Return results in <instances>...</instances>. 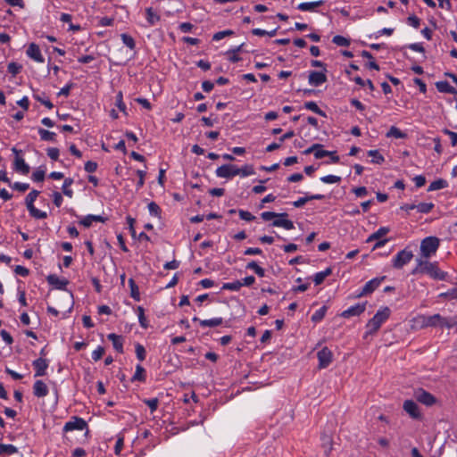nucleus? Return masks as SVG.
<instances>
[{
    "instance_id": "obj_26",
    "label": "nucleus",
    "mask_w": 457,
    "mask_h": 457,
    "mask_svg": "<svg viewBox=\"0 0 457 457\" xmlns=\"http://www.w3.org/2000/svg\"><path fill=\"white\" fill-rule=\"evenodd\" d=\"M332 273L331 268H327L325 270L318 272L313 277V282L316 286L320 285L327 277Z\"/></svg>"
},
{
    "instance_id": "obj_14",
    "label": "nucleus",
    "mask_w": 457,
    "mask_h": 457,
    "mask_svg": "<svg viewBox=\"0 0 457 457\" xmlns=\"http://www.w3.org/2000/svg\"><path fill=\"white\" fill-rule=\"evenodd\" d=\"M26 54L29 58H31L32 60H34L37 62L42 63L45 62V59L41 54L39 46L35 43L29 44V46H28V49L26 51Z\"/></svg>"
},
{
    "instance_id": "obj_37",
    "label": "nucleus",
    "mask_w": 457,
    "mask_h": 457,
    "mask_svg": "<svg viewBox=\"0 0 457 457\" xmlns=\"http://www.w3.org/2000/svg\"><path fill=\"white\" fill-rule=\"evenodd\" d=\"M434 208L433 203H420L416 204V209L419 212L428 213Z\"/></svg>"
},
{
    "instance_id": "obj_12",
    "label": "nucleus",
    "mask_w": 457,
    "mask_h": 457,
    "mask_svg": "<svg viewBox=\"0 0 457 457\" xmlns=\"http://www.w3.org/2000/svg\"><path fill=\"white\" fill-rule=\"evenodd\" d=\"M308 81L312 86L319 87L327 81L325 72L312 71L308 76Z\"/></svg>"
},
{
    "instance_id": "obj_8",
    "label": "nucleus",
    "mask_w": 457,
    "mask_h": 457,
    "mask_svg": "<svg viewBox=\"0 0 457 457\" xmlns=\"http://www.w3.org/2000/svg\"><path fill=\"white\" fill-rule=\"evenodd\" d=\"M317 356L319 360V368L325 369L331 363L333 353L327 346H325L318 352Z\"/></svg>"
},
{
    "instance_id": "obj_56",
    "label": "nucleus",
    "mask_w": 457,
    "mask_h": 457,
    "mask_svg": "<svg viewBox=\"0 0 457 457\" xmlns=\"http://www.w3.org/2000/svg\"><path fill=\"white\" fill-rule=\"evenodd\" d=\"M45 179V170H37L32 173V179L36 182H41Z\"/></svg>"
},
{
    "instance_id": "obj_49",
    "label": "nucleus",
    "mask_w": 457,
    "mask_h": 457,
    "mask_svg": "<svg viewBox=\"0 0 457 457\" xmlns=\"http://www.w3.org/2000/svg\"><path fill=\"white\" fill-rule=\"evenodd\" d=\"M320 180L326 184H336L341 181V177L336 175H327L320 178Z\"/></svg>"
},
{
    "instance_id": "obj_31",
    "label": "nucleus",
    "mask_w": 457,
    "mask_h": 457,
    "mask_svg": "<svg viewBox=\"0 0 457 457\" xmlns=\"http://www.w3.org/2000/svg\"><path fill=\"white\" fill-rule=\"evenodd\" d=\"M129 286L130 287V295L133 299H135L136 301H139L140 300V295H139V290H138V287L137 286L135 280L133 278H129Z\"/></svg>"
},
{
    "instance_id": "obj_19",
    "label": "nucleus",
    "mask_w": 457,
    "mask_h": 457,
    "mask_svg": "<svg viewBox=\"0 0 457 457\" xmlns=\"http://www.w3.org/2000/svg\"><path fill=\"white\" fill-rule=\"evenodd\" d=\"M436 87L441 93H447V94H451V95L457 94V90L445 80L437 81L436 83Z\"/></svg>"
},
{
    "instance_id": "obj_57",
    "label": "nucleus",
    "mask_w": 457,
    "mask_h": 457,
    "mask_svg": "<svg viewBox=\"0 0 457 457\" xmlns=\"http://www.w3.org/2000/svg\"><path fill=\"white\" fill-rule=\"evenodd\" d=\"M144 403L150 408L151 411L154 412L158 407L159 401L157 398L146 399Z\"/></svg>"
},
{
    "instance_id": "obj_63",
    "label": "nucleus",
    "mask_w": 457,
    "mask_h": 457,
    "mask_svg": "<svg viewBox=\"0 0 457 457\" xmlns=\"http://www.w3.org/2000/svg\"><path fill=\"white\" fill-rule=\"evenodd\" d=\"M408 22L411 26L414 27L415 29H418L420 24V20L417 16L411 15L408 18Z\"/></svg>"
},
{
    "instance_id": "obj_2",
    "label": "nucleus",
    "mask_w": 457,
    "mask_h": 457,
    "mask_svg": "<svg viewBox=\"0 0 457 457\" xmlns=\"http://www.w3.org/2000/svg\"><path fill=\"white\" fill-rule=\"evenodd\" d=\"M391 311L388 307L379 309L377 313L366 324L365 337L369 335L375 334L381 327V325L389 318Z\"/></svg>"
},
{
    "instance_id": "obj_15",
    "label": "nucleus",
    "mask_w": 457,
    "mask_h": 457,
    "mask_svg": "<svg viewBox=\"0 0 457 457\" xmlns=\"http://www.w3.org/2000/svg\"><path fill=\"white\" fill-rule=\"evenodd\" d=\"M366 309V303H357L353 306L349 307L345 311H344L341 314L344 318H350L353 316H359L361 315Z\"/></svg>"
},
{
    "instance_id": "obj_48",
    "label": "nucleus",
    "mask_w": 457,
    "mask_h": 457,
    "mask_svg": "<svg viewBox=\"0 0 457 457\" xmlns=\"http://www.w3.org/2000/svg\"><path fill=\"white\" fill-rule=\"evenodd\" d=\"M242 287L241 281H234L230 283H225L222 286V289L224 290H231V291H238Z\"/></svg>"
},
{
    "instance_id": "obj_62",
    "label": "nucleus",
    "mask_w": 457,
    "mask_h": 457,
    "mask_svg": "<svg viewBox=\"0 0 457 457\" xmlns=\"http://www.w3.org/2000/svg\"><path fill=\"white\" fill-rule=\"evenodd\" d=\"M53 201H54V204L57 206V207H60L62 204V196L61 195V193L59 192H54L53 195Z\"/></svg>"
},
{
    "instance_id": "obj_29",
    "label": "nucleus",
    "mask_w": 457,
    "mask_h": 457,
    "mask_svg": "<svg viewBox=\"0 0 457 457\" xmlns=\"http://www.w3.org/2000/svg\"><path fill=\"white\" fill-rule=\"evenodd\" d=\"M287 216L288 214L287 212L277 213L273 212H264L261 214V217L263 220H274L275 218H283Z\"/></svg>"
},
{
    "instance_id": "obj_28",
    "label": "nucleus",
    "mask_w": 457,
    "mask_h": 457,
    "mask_svg": "<svg viewBox=\"0 0 457 457\" xmlns=\"http://www.w3.org/2000/svg\"><path fill=\"white\" fill-rule=\"evenodd\" d=\"M388 232H389L388 228L381 227L376 232H374L368 237L367 242H372L374 240H378L382 237L386 236Z\"/></svg>"
},
{
    "instance_id": "obj_50",
    "label": "nucleus",
    "mask_w": 457,
    "mask_h": 457,
    "mask_svg": "<svg viewBox=\"0 0 457 457\" xmlns=\"http://www.w3.org/2000/svg\"><path fill=\"white\" fill-rule=\"evenodd\" d=\"M439 296L450 300H457V285L447 292L440 294Z\"/></svg>"
},
{
    "instance_id": "obj_9",
    "label": "nucleus",
    "mask_w": 457,
    "mask_h": 457,
    "mask_svg": "<svg viewBox=\"0 0 457 457\" xmlns=\"http://www.w3.org/2000/svg\"><path fill=\"white\" fill-rule=\"evenodd\" d=\"M403 409L410 415L411 418L414 420L421 419L419 405L414 401L405 400L403 404Z\"/></svg>"
},
{
    "instance_id": "obj_39",
    "label": "nucleus",
    "mask_w": 457,
    "mask_h": 457,
    "mask_svg": "<svg viewBox=\"0 0 457 457\" xmlns=\"http://www.w3.org/2000/svg\"><path fill=\"white\" fill-rule=\"evenodd\" d=\"M33 96L37 102H40L46 108L52 109L54 107L51 101L47 97H46L45 93H42L41 95L35 94Z\"/></svg>"
},
{
    "instance_id": "obj_53",
    "label": "nucleus",
    "mask_w": 457,
    "mask_h": 457,
    "mask_svg": "<svg viewBox=\"0 0 457 457\" xmlns=\"http://www.w3.org/2000/svg\"><path fill=\"white\" fill-rule=\"evenodd\" d=\"M233 34H234V31L230 30V29L219 31L213 35L212 39L214 41H219V40L224 38L225 37L231 36Z\"/></svg>"
},
{
    "instance_id": "obj_1",
    "label": "nucleus",
    "mask_w": 457,
    "mask_h": 457,
    "mask_svg": "<svg viewBox=\"0 0 457 457\" xmlns=\"http://www.w3.org/2000/svg\"><path fill=\"white\" fill-rule=\"evenodd\" d=\"M426 273L431 278L438 280H445L447 273L441 270L436 262H430L426 260L417 259V267L412 270V274Z\"/></svg>"
},
{
    "instance_id": "obj_36",
    "label": "nucleus",
    "mask_w": 457,
    "mask_h": 457,
    "mask_svg": "<svg viewBox=\"0 0 457 457\" xmlns=\"http://www.w3.org/2000/svg\"><path fill=\"white\" fill-rule=\"evenodd\" d=\"M446 187H447V182L445 179H440L433 181L429 185L428 191L439 190V189H443Z\"/></svg>"
},
{
    "instance_id": "obj_61",
    "label": "nucleus",
    "mask_w": 457,
    "mask_h": 457,
    "mask_svg": "<svg viewBox=\"0 0 457 457\" xmlns=\"http://www.w3.org/2000/svg\"><path fill=\"white\" fill-rule=\"evenodd\" d=\"M97 169V163L92 161H88L85 163V170L92 173L95 172Z\"/></svg>"
},
{
    "instance_id": "obj_42",
    "label": "nucleus",
    "mask_w": 457,
    "mask_h": 457,
    "mask_svg": "<svg viewBox=\"0 0 457 457\" xmlns=\"http://www.w3.org/2000/svg\"><path fill=\"white\" fill-rule=\"evenodd\" d=\"M17 452V447L12 445H0V453H6L8 455H11L16 453Z\"/></svg>"
},
{
    "instance_id": "obj_38",
    "label": "nucleus",
    "mask_w": 457,
    "mask_h": 457,
    "mask_svg": "<svg viewBox=\"0 0 457 457\" xmlns=\"http://www.w3.org/2000/svg\"><path fill=\"white\" fill-rule=\"evenodd\" d=\"M145 369L141 365H137L136 368V372L134 376L132 377V381H145Z\"/></svg>"
},
{
    "instance_id": "obj_25",
    "label": "nucleus",
    "mask_w": 457,
    "mask_h": 457,
    "mask_svg": "<svg viewBox=\"0 0 457 457\" xmlns=\"http://www.w3.org/2000/svg\"><path fill=\"white\" fill-rule=\"evenodd\" d=\"M146 21L149 26H154L160 21V15L154 12L152 7L145 9Z\"/></svg>"
},
{
    "instance_id": "obj_59",
    "label": "nucleus",
    "mask_w": 457,
    "mask_h": 457,
    "mask_svg": "<svg viewBox=\"0 0 457 457\" xmlns=\"http://www.w3.org/2000/svg\"><path fill=\"white\" fill-rule=\"evenodd\" d=\"M14 272L21 277H27L29 273V270L26 267L17 265L14 269Z\"/></svg>"
},
{
    "instance_id": "obj_58",
    "label": "nucleus",
    "mask_w": 457,
    "mask_h": 457,
    "mask_svg": "<svg viewBox=\"0 0 457 457\" xmlns=\"http://www.w3.org/2000/svg\"><path fill=\"white\" fill-rule=\"evenodd\" d=\"M238 214L242 220H246V221H252L255 219V217L251 212H249L247 211L239 210Z\"/></svg>"
},
{
    "instance_id": "obj_35",
    "label": "nucleus",
    "mask_w": 457,
    "mask_h": 457,
    "mask_svg": "<svg viewBox=\"0 0 457 457\" xmlns=\"http://www.w3.org/2000/svg\"><path fill=\"white\" fill-rule=\"evenodd\" d=\"M326 312H327V307L326 306H322L321 308H320L319 310H317L312 316V321L317 323V322H320L321 320H323V318L325 317L326 315Z\"/></svg>"
},
{
    "instance_id": "obj_20",
    "label": "nucleus",
    "mask_w": 457,
    "mask_h": 457,
    "mask_svg": "<svg viewBox=\"0 0 457 457\" xmlns=\"http://www.w3.org/2000/svg\"><path fill=\"white\" fill-rule=\"evenodd\" d=\"M287 217L283 218H275V220L272 222V226L274 227H281L285 229L291 230L295 228L293 221L287 219Z\"/></svg>"
},
{
    "instance_id": "obj_27",
    "label": "nucleus",
    "mask_w": 457,
    "mask_h": 457,
    "mask_svg": "<svg viewBox=\"0 0 457 457\" xmlns=\"http://www.w3.org/2000/svg\"><path fill=\"white\" fill-rule=\"evenodd\" d=\"M38 134L40 136L41 140L43 141L54 142L56 140V134L45 129H39Z\"/></svg>"
},
{
    "instance_id": "obj_3",
    "label": "nucleus",
    "mask_w": 457,
    "mask_h": 457,
    "mask_svg": "<svg viewBox=\"0 0 457 457\" xmlns=\"http://www.w3.org/2000/svg\"><path fill=\"white\" fill-rule=\"evenodd\" d=\"M440 241L436 237H425L420 243V253L422 257L428 259L434 255L438 247Z\"/></svg>"
},
{
    "instance_id": "obj_6",
    "label": "nucleus",
    "mask_w": 457,
    "mask_h": 457,
    "mask_svg": "<svg viewBox=\"0 0 457 457\" xmlns=\"http://www.w3.org/2000/svg\"><path fill=\"white\" fill-rule=\"evenodd\" d=\"M87 428V424L82 418L79 417H72V419L66 422L63 427L64 432L73 431V430H83Z\"/></svg>"
},
{
    "instance_id": "obj_33",
    "label": "nucleus",
    "mask_w": 457,
    "mask_h": 457,
    "mask_svg": "<svg viewBox=\"0 0 457 457\" xmlns=\"http://www.w3.org/2000/svg\"><path fill=\"white\" fill-rule=\"evenodd\" d=\"M246 268L249 270H253L259 277L262 278L265 276V270L262 267H260L256 262L252 261L247 265Z\"/></svg>"
},
{
    "instance_id": "obj_7",
    "label": "nucleus",
    "mask_w": 457,
    "mask_h": 457,
    "mask_svg": "<svg viewBox=\"0 0 457 457\" xmlns=\"http://www.w3.org/2000/svg\"><path fill=\"white\" fill-rule=\"evenodd\" d=\"M414 397L418 402L427 406H431L436 403V397L422 388L415 390Z\"/></svg>"
},
{
    "instance_id": "obj_23",
    "label": "nucleus",
    "mask_w": 457,
    "mask_h": 457,
    "mask_svg": "<svg viewBox=\"0 0 457 457\" xmlns=\"http://www.w3.org/2000/svg\"><path fill=\"white\" fill-rule=\"evenodd\" d=\"M105 218H104L103 216L101 215H87L86 217H84L80 221L79 223L81 225H83L84 227L86 228H88L92 225L93 221H96V222H104L105 221Z\"/></svg>"
},
{
    "instance_id": "obj_41",
    "label": "nucleus",
    "mask_w": 457,
    "mask_h": 457,
    "mask_svg": "<svg viewBox=\"0 0 457 457\" xmlns=\"http://www.w3.org/2000/svg\"><path fill=\"white\" fill-rule=\"evenodd\" d=\"M254 174V169L253 165L245 164L242 168H238V175L242 177H247Z\"/></svg>"
},
{
    "instance_id": "obj_30",
    "label": "nucleus",
    "mask_w": 457,
    "mask_h": 457,
    "mask_svg": "<svg viewBox=\"0 0 457 457\" xmlns=\"http://www.w3.org/2000/svg\"><path fill=\"white\" fill-rule=\"evenodd\" d=\"M73 182V179L71 178H66L64 179L62 189L63 194L68 197H72L73 195V191L70 188Z\"/></svg>"
},
{
    "instance_id": "obj_44",
    "label": "nucleus",
    "mask_w": 457,
    "mask_h": 457,
    "mask_svg": "<svg viewBox=\"0 0 457 457\" xmlns=\"http://www.w3.org/2000/svg\"><path fill=\"white\" fill-rule=\"evenodd\" d=\"M38 195L39 191L37 190H32L30 193H29V195L26 196L27 208L34 206V202L36 201Z\"/></svg>"
},
{
    "instance_id": "obj_64",
    "label": "nucleus",
    "mask_w": 457,
    "mask_h": 457,
    "mask_svg": "<svg viewBox=\"0 0 457 457\" xmlns=\"http://www.w3.org/2000/svg\"><path fill=\"white\" fill-rule=\"evenodd\" d=\"M445 133L449 136L452 145L455 146L457 145V133L448 129H445Z\"/></svg>"
},
{
    "instance_id": "obj_24",
    "label": "nucleus",
    "mask_w": 457,
    "mask_h": 457,
    "mask_svg": "<svg viewBox=\"0 0 457 457\" xmlns=\"http://www.w3.org/2000/svg\"><path fill=\"white\" fill-rule=\"evenodd\" d=\"M323 4H324V1H322V0L315 1V2H306V3L300 4L297 8L303 12H312L316 7L321 6Z\"/></svg>"
},
{
    "instance_id": "obj_22",
    "label": "nucleus",
    "mask_w": 457,
    "mask_h": 457,
    "mask_svg": "<svg viewBox=\"0 0 457 457\" xmlns=\"http://www.w3.org/2000/svg\"><path fill=\"white\" fill-rule=\"evenodd\" d=\"M108 339L112 341L113 348L119 352L123 353V340L120 336H118L114 333L109 334L107 336Z\"/></svg>"
},
{
    "instance_id": "obj_54",
    "label": "nucleus",
    "mask_w": 457,
    "mask_h": 457,
    "mask_svg": "<svg viewBox=\"0 0 457 457\" xmlns=\"http://www.w3.org/2000/svg\"><path fill=\"white\" fill-rule=\"evenodd\" d=\"M7 70H8V72H10L12 75L15 76L21 71V66L16 62H10L7 66Z\"/></svg>"
},
{
    "instance_id": "obj_43",
    "label": "nucleus",
    "mask_w": 457,
    "mask_h": 457,
    "mask_svg": "<svg viewBox=\"0 0 457 457\" xmlns=\"http://www.w3.org/2000/svg\"><path fill=\"white\" fill-rule=\"evenodd\" d=\"M387 137H393L395 138H404L406 137L405 133L400 130L398 128L392 126L389 131L386 134Z\"/></svg>"
},
{
    "instance_id": "obj_18",
    "label": "nucleus",
    "mask_w": 457,
    "mask_h": 457,
    "mask_svg": "<svg viewBox=\"0 0 457 457\" xmlns=\"http://www.w3.org/2000/svg\"><path fill=\"white\" fill-rule=\"evenodd\" d=\"M193 321H199L200 326L203 328H213L221 325L223 323V319L220 317L210 320H199L198 318L194 317Z\"/></svg>"
},
{
    "instance_id": "obj_10",
    "label": "nucleus",
    "mask_w": 457,
    "mask_h": 457,
    "mask_svg": "<svg viewBox=\"0 0 457 457\" xmlns=\"http://www.w3.org/2000/svg\"><path fill=\"white\" fill-rule=\"evenodd\" d=\"M12 153L16 154L15 160H14V169L16 171L21 172L23 175H27L29 172V166L25 162L24 159L21 157H19L18 154L21 153L18 149L15 147H12Z\"/></svg>"
},
{
    "instance_id": "obj_21",
    "label": "nucleus",
    "mask_w": 457,
    "mask_h": 457,
    "mask_svg": "<svg viewBox=\"0 0 457 457\" xmlns=\"http://www.w3.org/2000/svg\"><path fill=\"white\" fill-rule=\"evenodd\" d=\"M46 279L50 285L54 286L57 289H64L68 284L66 279H60L54 274L49 275Z\"/></svg>"
},
{
    "instance_id": "obj_17",
    "label": "nucleus",
    "mask_w": 457,
    "mask_h": 457,
    "mask_svg": "<svg viewBox=\"0 0 457 457\" xmlns=\"http://www.w3.org/2000/svg\"><path fill=\"white\" fill-rule=\"evenodd\" d=\"M33 393L37 397H45L48 395V387L42 380H37L33 386Z\"/></svg>"
},
{
    "instance_id": "obj_60",
    "label": "nucleus",
    "mask_w": 457,
    "mask_h": 457,
    "mask_svg": "<svg viewBox=\"0 0 457 457\" xmlns=\"http://www.w3.org/2000/svg\"><path fill=\"white\" fill-rule=\"evenodd\" d=\"M47 155L50 159L54 161H57L59 158V149L55 147L48 148L47 149Z\"/></svg>"
},
{
    "instance_id": "obj_52",
    "label": "nucleus",
    "mask_w": 457,
    "mask_h": 457,
    "mask_svg": "<svg viewBox=\"0 0 457 457\" xmlns=\"http://www.w3.org/2000/svg\"><path fill=\"white\" fill-rule=\"evenodd\" d=\"M136 354H137V359L140 361H143L145 359L146 352H145V347L142 345H140V344L136 345Z\"/></svg>"
},
{
    "instance_id": "obj_16",
    "label": "nucleus",
    "mask_w": 457,
    "mask_h": 457,
    "mask_svg": "<svg viewBox=\"0 0 457 457\" xmlns=\"http://www.w3.org/2000/svg\"><path fill=\"white\" fill-rule=\"evenodd\" d=\"M32 365L36 371L35 377H42L46 374V370L48 367V361L44 358H38L33 361Z\"/></svg>"
},
{
    "instance_id": "obj_51",
    "label": "nucleus",
    "mask_w": 457,
    "mask_h": 457,
    "mask_svg": "<svg viewBox=\"0 0 457 457\" xmlns=\"http://www.w3.org/2000/svg\"><path fill=\"white\" fill-rule=\"evenodd\" d=\"M148 211L152 216L160 217L161 208L159 207V205L156 203L151 202L148 204Z\"/></svg>"
},
{
    "instance_id": "obj_45",
    "label": "nucleus",
    "mask_w": 457,
    "mask_h": 457,
    "mask_svg": "<svg viewBox=\"0 0 457 457\" xmlns=\"http://www.w3.org/2000/svg\"><path fill=\"white\" fill-rule=\"evenodd\" d=\"M29 214L37 219H46L47 214L46 212L37 209L35 206L28 208Z\"/></svg>"
},
{
    "instance_id": "obj_46",
    "label": "nucleus",
    "mask_w": 457,
    "mask_h": 457,
    "mask_svg": "<svg viewBox=\"0 0 457 457\" xmlns=\"http://www.w3.org/2000/svg\"><path fill=\"white\" fill-rule=\"evenodd\" d=\"M332 42L339 46H348L350 40L343 36L337 35L332 38Z\"/></svg>"
},
{
    "instance_id": "obj_4",
    "label": "nucleus",
    "mask_w": 457,
    "mask_h": 457,
    "mask_svg": "<svg viewBox=\"0 0 457 457\" xmlns=\"http://www.w3.org/2000/svg\"><path fill=\"white\" fill-rule=\"evenodd\" d=\"M413 257L411 251L403 249L393 259V266L395 269H402L405 264L409 263Z\"/></svg>"
},
{
    "instance_id": "obj_5",
    "label": "nucleus",
    "mask_w": 457,
    "mask_h": 457,
    "mask_svg": "<svg viewBox=\"0 0 457 457\" xmlns=\"http://www.w3.org/2000/svg\"><path fill=\"white\" fill-rule=\"evenodd\" d=\"M216 176L222 179H230L238 175V167L233 164H224L217 168Z\"/></svg>"
},
{
    "instance_id": "obj_11",
    "label": "nucleus",
    "mask_w": 457,
    "mask_h": 457,
    "mask_svg": "<svg viewBox=\"0 0 457 457\" xmlns=\"http://www.w3.org/2000/svg\"><path fill=\"white\" fill-rule=\"evenodd\" d=\"M386 278L385 276L381 278H375L370 281H368L364 287H362L361 292L358 295V296H363L369 294H371L375 289H377L381 282Z\"/></svg>"
},
{
    "instance_id": "obj_34",
    "label": "nucleus",
    "mask_w": 457,
    "mask_h": 457,
    "mask_svg": "<svg viewBox=\"0 0 457 457\" xmlns=\"http://www.w3.org/2000/svg\"><path fill=\"white\" fill-rule=\"evenodd\" d=\"M120 38H121L123 44L126 46H128L131 50L135 49L136 42H135L134 38L131 36H129V35H128L126 33H122L120 35Z\"/></svg>"
},
{
    "instance_id": "obj_40",
    "label": "nucleus",
    "mask_w": 457,
    "mask_h": 457,
    "mask_svg": "<svg viewBox=\"0 0 457 457\" xmlns=\"http://www.w3.org/2000/svg\"><path fill=\"white\" fill-rule=\"evenodd\" d=\"M137 312L138 316V321L140 323V326L144 328H146L148 327V323L146 320V318L145 316V310L142 306H138L137 308Z\"/></svg>"
},
{
    "instance_id": "obj_47",
    "label": "nucleus",
    "mask_w": 457,
    "mask_h": 457,
    "mask_svg": "<svg viewBox=\"0 0 457 457\" xmlns=\"http://www.w3.org/2000/svg\"><path fill=\"white\" fill-rule=\"evenodd\" d=\"M368 155L372 157L371 162L374 163H382L384 162V157L379 154L378 150H370L368 152Z\"/></svg>"
},
{
    "instance_id": "obj_13",
    "label": "nucleus",
    "mask_w": 457,
    "mask_h": 457,
    "mask_svg": "<svg viewBox=\"0 0 457 457\" xmlns=\"http://www.w3.org/2000/svg\"><path fill=\"white\" fill-rule=\"evenodd\" d=\"M420 320L423 327H440L443 317L440 314L431 316H420Z\"/></svg>"
},
{
    "instance_id": "obj_55",
    "label": "nucleus",
    "mask_w": 457,
    "mask_h": 457,
    "mask_svg": "<svg viewBox=\"0 0 457 457\" xmlns=\"http://www.w3.org/2000/svg\"><path fill=\"white\" fill-rule=\"evenodd\" d=\"M104 354V348L103 346H98L93 353H92V359L95 361H97L102 359L103 355Z\"/></svg>"
},
{
    "instance_id": "obj_32",
    "label": "nucleus",
    "mask_w": 457,
    "mask_h": 457,
    "mask_svg": "<svg viewBox=\"0 0 457 457\" xmlns=\"http://www.w3.org/2000/svg\"><path fill=\"white\" fill-rule=\"evenodd\" d=\"M304 107L320 116H326V113L317 105L315 102L310 101L304 104Z\"/></svg>"
}]
</instances>
